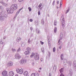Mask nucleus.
<instances>
[{"mask_svg": "<svg viewBox=\"0 0 76 76\" xmlns=\"http://www.w3.org/2000/svg\"><path fill=\"white\" fill-rule=\"evenodd\" d=\"M18 8V5L16 4L12 5L10 8H6V10L8 13H12L13 12L14 10H16Z\"/></svg>", "mask_w": 76, "mask_h": 76, "instance_id": "f257e3e1", "label": "nucleus"}, {"mask_svg": "<svg viewBox=\"0 0 76 76\" xmlns=\"http://www.w3.org/2000/svg\"><path fill=\"white\" fill-rule=\"evenodd\" d=\"M7 17V15L5 14H3L2 15L0 16V21L3 22L5 20V18Z\"/></svg>", "mask_w": 76, "mask_h": 76, "instance_id": "f03ea898", "label": "nucleus"}, {"mask_svg": "<svg viewBox=\"0 0 76 76\" xmlns=\"http://www.w3.org/2000/svg\"><path fill=\"white\" fill-rule=\"evenodd\" d=\"M16 70L18 73H19V74H22L23 73V69H18Z\"/></svg>", "mask_w": 76, "mask_h": 76, "instance_id": "7ed1b4c3", "label": "nucleus"}, {"mask_svg": "<svg viewBox=\"0 0 76 76\" xmlns=\"http://www.w3.org/2000/svg\"><path fill=\"white\" fill-rule=\"evenodd\" d=\"M34 58L36 60H38L39 59V56H38V54L37 53H35L34 55Z\"/></svg>", "mask_w": 76, "mask_h": 76, "instance_id": "20e7f679", "label": "nucleus"}, {"mask_svg": "<svg viewBox=\"0 0 76 76\" xmlns=\"http://www.w3.org/2000/svg\"><path fill=\"white\" fill-rule=\"evenodd\" d=\"M0 3L2 4V5L5 6V7H7L8 6L7 4L5 3V2L3 1H0Z\"/></svg>", "mask_w": 76, "mask_h": 76, "instance_id": "39448f33", "label": "nucleus"}, {"mask_svg": "<svg viewBox=\"0 0 76 76\" xmlns=\"http://www.w3.org/2000/svg\"><path fill=\"white\" fill-rule=\"evenodd\" d=\"M15 57L17 59H19V58H20V55H19V53H16L15 54Z\"/></svg>", "mask_w": 76, "mask_h": 76, "instance_id": "423d86ee", "label": "nucleus"}, {"mask_svg": "<svg viewBox=\"0 0 76 76\" xmlns=\"http://www.w3.org/2000/svg\"><path fill=\"white\" fill-rule=\"evenodd\" d=\"M26 60L22 59L21 61H20V64H23V63H26Z\"/></svg>", "mask_w": 76, "mask_h": 76, "instance_id": "0eeeda50", "label": "nucleus"}, {"mask_svg": "<svg viewBox=\"0 0 76 76\" xmlns=\"http://www.w3.org/2000/svg\"><path fill=\"white\" fill-rule=\"evenodd\" d=\"M9 75L10 76H13L14 75V73L12 71H11L9 72Z\"/></svg>", "mask_w": 76, "mask_h": 76, "instance_id": "6e6552de", "label": "nucleus"}, {"mask_svg": "<svg viewBox=\"0 0 76 76\" xmlns=\"http://www.w3.org/2000/svg\"><path fill=\"white\" fill-rule=\"evenodd\" d=\"M23 75L25 76H29L28 75V72L27 71H25L23 73Z\"/></svg>", "mask_w": 76, "mask_h": 76, "instance_id": "1a4fd4ad", "label": "nucleus"}, {"mask_svg": "<svg viewBox=\"0 0 76 76\" xmlns=\"http://www.w3.org/2000/svg\"><path fill=\"white\" fill-rule=\"evenodd\" d=\"M13 65V63L12 62H9L7 64V66H12Z\"/></svg>", "mask_w": 76, "mask_h": 76, "instance_id": "9d476101", "label": "nucleus"}, {"mask_svg": "<svg viewBox=\"0 0 76 76\" xmlns=\"http://www.w3.org/2000/svg\"><path fill=\"white\" fill-rule=\"evenodd\" d=\"M7 73V71H4L2 72V75H3V76H6Z\"/></svg>", "mask_w": 76, "mask_h": 76, "instance_id": "9b49d317", "label": "nucleus"}, {"mask_svg": "<svg viewBox=\"0 0 76 76\" xmlns=\"http://www.w3.org/2000/svg\"><path fill=\"white\" fill-rule=\"evenodd\" d=\"M62 21V26L64 27V18H63Z\"/></svg>", "mask_w": 76, "mask_h": 76, "instance_id": "f8f14e48", "label": "nucleus"}, {"mask_svg": "<svg viewBox=\"0 0 76 76\" xmlns=\"http://www.w3.org/2000/svg\"><path fill=\"white\" fill-rule=\"evenodd\" d=\"M22 39L20 37H17V39H16V41H17V42H19L20 40Z\"/></svg>", "mask_w": 76, "mask_h": 76, "instance_id": "ddd939ff", "label": "nucleus"}, {"mask_svg": "<svg viewBox=\"0 0 76 76\" xmlns=\"http://www.w3.org/2000/svg\"><path fill=\"white\" fill-rule=\"evenodd\" d=\"M73 66L75 69H76V62L75 61H74L73 62Z\"/></svg>", "mask_w": 76, "mask_h": 76, "instance_id": "4468645a", "label": "nucleus"}, {"mask_svg": "<svg viewBox=\"0 0 76 76\" xmlns=\"http://www.w3.org/2000/svg\"><path fill=\"white\" fill-rule=\"evenodd\" d=\"M69 74L70 76H72L73 75V72H72V69L69 70Z\"/></svg>", "mask_w": 76, "mask_h": 76, "instance_id": "2eb2a0df", "label": "nucleus"}, {"mask_svg": "<svg viewBox=\"0 0 76 76\" xmlns=\"http://www.w3.org/2000/svg\"><path fill=\"white\" fill-rule=\"evenodd\" d=\"M24 53L26 55H28L29 54V51H26Z\"/></svg>", "mask_w": 76, "mask_h": 76, "instance_id": "dca6fc26", "label": "nucleus"}, {"mask_svg": "<svg viewBox=\"0 0 76 76\" xmlns=\"http://www.w3.org/2000/svg\"><path fill=\"white\" fill-rule=\"evenodd\" d=\"M39 76V75H38V73H37V75L35 76V73H32L31 75V76Z\"/></svg>", "mask_w": 76, "mask_h": 76, "instance_id": "f3484780", "label": "nucleus"}, {"mask_svg": "<svg viewBox=\"0 0 76 76\" xmlns=\"http://www.w3.org/2000/svg\"><path fill=\"white\" fill-rule=\"evenodd\" d=\"M63 35V34L62 33H61V34L60 35V39L61 40V39H62Z\"/></svg>", "mask_w": 76, "mask_h": 76, "instance_id": "a211bd4d", "label": "nucleus"}, {"mask_svg": "<svg viewBox=\"0 0 76 76\" xmlns=\"http://www.w3.org/2000/svg\"><path fill=\"white\" fill-rule=\"evenodd\" d=\"M36 32L37 33V34H39L40 33V31L38 29H36Z\"/></svg>", "mask_w": 76, "mask_h": 76, "instance_id": "6ab92c4d", "label": "nucleus"}, {"mask_svg": "<svg viewBox=\"0 0 76 76\" xmlns=\"http://www.w3.org/2000/svg\"><path fill=\"white\" fill-rule=\"evenodd\" d=\"M56 68H57V67H56V65H55L54 66L53 68V70H56Z\"/></svg>", "mask_w": 76, "mask_h": 76, "instance_id": "aec40b11", "label": "nucleus"}, {"mask_svg": "<svg viewBox=\"0 0 76 76\" xmlns=\"http://www.w3.org/2000/svg\"><path fill=\"white\" fill-rule=\"evenodd\" d=\"M35 54L34 53H32L31 54V55L30 56L31 57H34V56H35Z\"/></svg>", "mask_w": 76, "mask_h": 76, "instance_id": "412c9836", "label": "nucleus"}, {"mask_svg": "<svg viewBox=\"0 0 76 76\" xmlns=\"http://www.w3.org/2000/svg\"><path fill=\"white\" fill-rule=\"evenodd\" d=\"M26 50H27V51H31V48L29 47H28L27 48H26Z\"/></svg>", "mask_w": 76, "mask_h": 76, "instance_id": "4be33fe9", "label": "nucleus"}, {"mask_svg": "<svg viewBox=\"0 0 76 76\" xmlns=\"http://www.w3.org/2000/svg\"><path fill=\"white\" fill-rule=\"evenodd\" d=\"M57 27H55L54 28V33H56V32H57Z\"/></svg>", "mask_w": 76, "mask_h": 76, "instance_id": "5701e85b", "label": "nucleus"}, {"mask_svg": "<svg viewBox=\"0 0 76 76\" xmlns=\"http://www.w3.org/2000/svg\"><path fill=\"white\" fill-rule=\"evenodd\" d=\"M63 69H64L63 68H61V69L59 70V71L60 73H61L62 72H63Z\"/></svg>", "mask_w": 76, "mask_h": 76, "instance_id": "b1692460", "label": "nucleus"}, {"mask_svg": "<svg viewBox=\"0 0 76 76\" xmlns=\"http://www.w3.org/2000/svg\"><path fill=\"white\" fill-rule=\"evenodd\" d=\"M63 54H62L60 56L61 60H63V59L62 58V57H63Z\"/></svg>", "mask_w": 76, "mask_h": 76, "instance_id": "393cba45", "label": "nucleus"}, {"mask_svg": "<svg viewBox=\"0 0 76 76\" xmlns=\"http://www.w3.org/2000/svg\"><path fill=\"white\" fill-rule=\"evenodd\" d=\"M57 21L55 20L54 22V25H55V26H56V25H57Z\"/></svg>", "mask_w": 76, "mask_h": 76, "instance_id": "a878e982", "label": "nucleus"}, {"mask_svg": "<svg viewBox=\"0 0 76 76\" xmlns=\"http://www.w3.org/2000/svg\"><path fill=\"white\" fill-rule=\"evenodd\" d=\"M25 45V43H23L21 44V47H24Z\"/></svg>", "mask_w": 76, "mask_h": 76, "instance_id": "bb28decb", "label": "nucleus"}, {"mask_svg": "<svg viewBox=\"0 0 76 76\" xmlns=\"http://www.w3.org/2000/svg\"><path fill=\"white\" fill-rule=\"evenodd\" d=\"M12 50L13 52H15V51H16V49H15V48H12Z\"/></svg>", "mask_w": 76, "mask_h": 76, "instance_id": "cd10ccee", "label": "nucleus"}, {"mask_svg": "<svg viewBox=\"0 0 76 76\" xmlns=\"http://www.w3.org/2000/svg\"><path fill=\"white\" fill-rule=\"evenodd\" d=\"M0 44H4L3 42H2V39H1L0 40Z\"/></svg>", "mask_w": 76, "mask_h": 76, "instance_id": "c85d7f7f", "label": "nucleus"}, {"mask_svg": "<svg viewBox=\"0 0 76 76\" xmlns=\"http://www.w3.org/2000/svg\"><path fill=\"white\" fill-rule=\"evenodd\" d=\"M68 63L69 64V66H71L72 65V62L70 61H69L68 62Z\"/></svg>", "mask_w": 76, "mask_h": 76, "instance_id": "c756f323", "label": "nucleus"}, {"mask_svg": "<svg viewBox=\"0 0 76 76\" xmlns=\"http://www.w3.org/2000/svg\"><path fill=\"white\" fill-rule=\"evenodd\" d=\"M65 63H68V62H67V61L66 59H65L64 60V64Z\"/></svg>", "mask_w": 76, "mask_h": 76, "instance_id": "7c9ffc66", "label": "nucleus"}, {"mask_svg": "<svg viewBox=\"0 0 76 76\" xmlns=\"http://www.w3.org/2000/svg\"><path fill=\"white\" fill-rule=\"evenodd\" d=\"M20 51V48H19L17 50V52H19V51Z\"/></svg>", "mask_w": 76, "mask_h": 76, "instance_id": "2f4dec72", "label": "nucleus"}, {"mask_svg": "<svg viewBox=\"0 0 76 76\" xmlns=\"http://www.w3.org/2000/svg\"><path fill=\"white\" fill-rule=\"evenodd\" d=\"M48 45L49 46H50V40H49V39H48Z\"/></svg>", "mask_w": 76, "mask_h": 76, "instance_id": "473e14b6", "label": "nucleus"}, {"mask_svg": "<svg viewBox=\"0 0 76 76\" xmlns=\"http://www.w3.org/2000/svg\"><path fill=\"white\" fill-rule=\"evenodd\" d=\"M3 9V6H2V5H0V9L2 10Z\"/></svg>", "mask_w": 76, "mask_h": 76, "instance_id": "72a5a7b5", "label": "nucleus"}, {"mask_svg": "<svg viewBox=\"0 0 76 76\" xmlns=\"http://www.w3.org/2000/svg\"><path fill=\"white\" fill-rule=\"evenodd\" d=\"M28 9L29 12L31 11V7H29L28 8Z\"/></svg>", "mask_w": 76, "mask_h": 76, "instance_id": "f704fd0d", "label": "nucleus"}, {"mask_svg": "<svg viewBox=\"0 0 76 76\" xmlns=\"http://www.w3.org/2000/svg\"><path fill=\"white\" fill-rule=\"evenodd\" d=\"M20 3H21L23 1V0H18Z\"/></svg>", "mask_w": 76, "mask_h": 76, "instance_id": "c9c22d12", "label": "nucleus"}, {"mask_svg": "<svg viewBox=\"0 0 76 76\" xmlns=\"http://www.w3.org/2000/svg\"><path fill=\"white\" fill-rule=\"evenodd\" d=\"M41 50L42 51V52L43 53H44V48H41Z\"/></svg>", "mask_w": 76, "mask_h": 76, "instance_id": "e433bc0d", "label": "nucleus"}, {"mask_svg": "<svg viewBox=\"0 0 76 76\" xmlns=\"http://www.w3.org/2000/svg\"><path fill=\"white\" fill-rule=\"evenodd\" d=\"M55 51H56V48H53V52H54H54H55Z\"/></svg>", "mask_w": 76, "mask_h": 76, "instance_id": "4c0bfd02", "label": "nucleus"}, {"mask_svg": "<svg viewBox=\"0 0 76 76\" xmlns=\"http://www.w3.org/2000/svg\"><path fill=\"white\" fill-rule=\"evenodd\" d=\"M35 23H36V25H38V21H35Z\"/></svg>", "mask_w": 76, "mask_h": 76, "instance_id": "58836bf2", "label": "nucleus"}, {"mask_svg": "<svg viewBox=\"0 0 76 76\" xmlns=\"http://www.w3.org/2000/svg\"><path fill=\"white\" fill-rule=\"evenodd\" d=\"M30 29L31 31H32V30H33V28L32 27H31L30 28Z\"/></svg>", "mask_w": 76, "mask_h": 76, "instance_id": "ea45409f", "label": "nucleus"}, {"mask_svg": "<svg viewBox=\"0 0 76 76\" xmlns=\"http://www.w3.org/2000/svg\"><path fill=\"white\" fill-rule=\"evenodd\" d=\"M40 43L42 45H43V44H44V42H43L41 41H40Z\"/></svg>", "mask_w": 76, "mask_h": 76, "instance_id": "a19ab883", "label": "nucleus"}, {"mask_svg": "<svg viewBox=\"0 0 76 76\" xmlns=\"http://www.w3.org/2000/svg\"><path fill=\"white\" fill-rule=\"evenodd\" d=\"M31 42V40H30V39H29L28 40V43H29Z\"/></svg>", "mask_w": 76, "mask_h": 76, "instance_id": "79ce46f5", "label": "nucleus"}, {"mask_svg": "<svg viewBox=\"0 0 76 76\" xmlns=\"http://www.w3.org/2000/svg\"><path fill=\"white\" fill-rule=\"evenodd\" d=\"M44 23V20H42V23Z\"/></svg>", "mask_w": 76, "mask_h": 76, "instance_id": "37998d69", "label": "nucleus"}, {"mask_svg": "<svg viewBox=\"0 0 76 76\" xmlns=\"http://www.w3.org/2000/svg\"><path fill=\"white\" fill-rule=\"evenodd\" d=\"M62 4V2L61 1L60 2V6H61Z\"/></svg>", "mask_w": 76, "mask_h": 76, "instance_id": "c03bdc74", "label": "nucleus"}, {"mask_svg": "<svg viewBox=\"0 0 76 76\" xmlns=\"http://www.w3.org/2000/svg\"><path fill=\"white\" fill-rule=\"evenodd\" d=\"M54 3H55V1H54L52 3V5H54Z\"/></svg>", "mask_w": 76, "mask_h": 76, "instance_id": "a18cd8bd", "label": "nucleus"}, {"mask_svg": "<svg viewBox=\"0 0 76 76\" xmlns=\"http://www.w3.org/2000/svg\"><path fill=\"white\" fill-rule=\"evenodd\" d=\"M48 56H49V57H50V53L48 52Z\"/></svg>", "mask_w": 76, "mask_h": 76, "instance_id": "49530a36", "label": "nucleus"}, {"mask_svg": "<svg viewBox=\"0 0 76 76\" xmlns=\"http://www.w3.org/2000/svg\"><path fill=\"white\" fill-rule=\"evenodd\" d=\"M32 21H33V20H32V19H31L30 20V22H32Z\"/></svg>", "mask_w": 76, "mask_h": 76, "instance_id": "de8ad7c7", "label": "nucleus"}, {"mask_svg": "<svg viewBox=\"0 0 76 76\" xmlns=\"http://www.w3.org/2000/svg\"><path fill=\"white\" fill-rule=\"evenodd\" d=\"M41 7V4H40L39 5V7Z\"/></svg>", "mask_w": 76, "mask_h": 76, "instance_id": "09e8293b", "label": "nucleus"}, {"mask_svg": "<svg viewBox=\"0 0 76 76\" xmlns=\"http://www.w3.org/2000/svg\"><path fill=\"white\" fill-rule=\"evenodd\" d=\"M38 15H40V11H39L38 12Z\"/></svg>", "mask_w": 76, "mask_h": 76, "instance_id": "8fccbe9b", "label": "nucleus"}, {"mask_svg": "<svg viewBox=\"0 0 76 76\" xmlns=\"http://www.w3.org/2000/svg\"><path fill=\"white\" fill-rule=\"evenodd\" d=\"M49 76H51V73L50 72L49 75Z\"/></svg>", "mask_w": 76, "mask_h": 76, "instance_id": "3c124183", "label": "nucleus"}, {"mask_svg": "<svg viewBox=\"0 0 76 76\" xmlns=\"http://www.w3.org/2000/svg\"><path fill=\"white\" fill-rule=\"evenodd\" d=\"M32 65L33 66H34V62L32 63Z\"/></svg>", "mask_w": 76, "mask_h": 76, "instance_id": "603ef678", "label": "nucleus"}, {"mask_svg": "<svg viewBox=\"0 0 76 76\" xmlns=\"http://www.w3.org/2000/svg\"><path fill=\"white\" fill-rule=\"evenodd\" d=\"M41 61H43V59H42V58H41Z\"/></svg>", "mask_w": 76, "mask_h": 76, "instance_id": "864d4df0", "label": "nucleus"}, {"mask_svg": "<svg viewBox=\"0 0 76 76\" xmlns=\"http://www.w3.org/2000/svg\"><path fill=\"white\" fill-rule=\"evenodd\" d=\"M69 9H68L67 10V11H66V12H67L66 13H68V12H69Z\"/></svg>", "mask_w": 76, "mask_h": 76, "instance_id": "5fc2aeb1", "label": "nucleus"}, {"mask_svg": "<svg viewBox=\"0 0 76 76\" xmlns=\"http://www.w3.org/2000/svg\"><path fill=\"white\" fill-rule=\"evenodd\" d=\"M6 37L5 36L4 37L3 39H6Z\"/></svg>", "mask_w": 76, "mask_h": 76, "instance_id": "6e6d98bb", "label": "nucleus"}, {"mask_svg": "<svg viewBox=\"0 0 76 76\" xmlns=\"http://www.w3.org/2000/svg\"><path fill=\"white\" fill-rule=\"evenodd\" d=\"M59 3V1H57V4H58Z\"/></svg>", "mask_w": 76, "mask_h": 76, "instance_id": "4d7b16f0", "label": "nucleus"}, {"mask_svg": "<svg viewBox=\"0 0 76 76\" xmlns=\"http://www.w3.org/2000/svg\"><path fill=\"white\" fill-rule=\"evenodd\" d=\"M59 49H61V48H62V47L61 46H60L59 47Z\"/></svg>", "mask_w": 76, "mask_h": 76, "instance_id": "13d9d810", "label": "nucleus"}, {"mask_svg": "<svg viewBox=\"0 0 76 76\" xmlns=\"http://www.w3.org/2000/svg\"><path fill=\"white\" fill-rule=\"evenodd\" d=\"M60 39H59L58 40V42L59 43H60Z\"/></svg>", "mask_w": 76, "mask_h": 76, "instance_id": "bf43d9fd", "label": "nucleus"}, {"mask_svg": "<svg viewBox=\"0 0 76 76\" xmlns=\"http://www.w3.org/2000/svg\"><path fill=\"white\" fill-rule=\"evenodd\" d=\"M22 10V8H20V9H19V10L20 11V10Z\"/></svg>", "mask_w": 76, "mask_h": 76, "instance_id": "052dcab7", "label": "nucleus"}, {"mask_svg": "<svg viewBox=\"0 0 76 76\" xmlns=\"http://www.w3.org/2000/svg\"><path fill=\"white\" fill-rule=\"evenodd\" d=\"M19 12H17L16 13V14H17V15H18V14H19Z\"/></svg>", "mask_w": 76, "mask_h": 76, "instance_id": "680f3d73", "label": "nucleus"}, {"mask_svg": "<svg viewBox=\"0 0 76 76\" xmlns=\"http://www.w3.org/2000/svg\"><path fill=\"white\" fill-rule=\"evenodd\" d=\"M18 15V14H16V15H15V16H17Z\"/></svg>", "mask_w": 76, "mask_h": 76, "instance_id": "e2e57ef3", "label": "nucleus"}, {"mask_svg": "<svg viewBox=\"0 0 76 76\" xmlns=\"http://www.w3.org/2000/svg\"><path fill=\"white\" fill-rule=\"evenodd\" d=\"M15 76H18V75H15Z\"/></svg>", "mask_w": 76, "mask_h": 76, "instance_id": "0e129e2a", "label": "nucleus"}, {"mask_svg": "<svg viewBox=\"0 0 76 76\" xmlns=\"http://www.w3.org/2000/svg\"><path fill=\"white\" fill-rule=\"evenodd\" d=\"M17 12H19H19H20V11L19 10H18V11Z\"/></svg>", "mask_w": 76, "mask_h": 76, "instance_id": "69168bd1", "label": "nucleus"}, {"mask_svg": "<svg viewBox=\"0 0 76 76\" xmlns=\"http://www.w3.org/2000/svg\"><path fill=\"white\" fill-rule=\"evenodd\" d=\"M39 69H40V70H41V68H40Z\"/></svg>", "mask_w": 76, "mask_h": 76, "instance_id": "338daca9", "label": "nucleus"}, {"mask_svg": "<svg viewBox=\"0 0 76 76\" xmlns=\"http://www.w3.org/2000/svg\"><path fill=\"white\" fill-rule=\"evenodd\" d=\"M48 17H49V16L48 15Z\"/></svg>", "mask_w": 76, "mask_h": 76, "instance_id": "774afa93", "label": "nucleus"}]
</instances>
